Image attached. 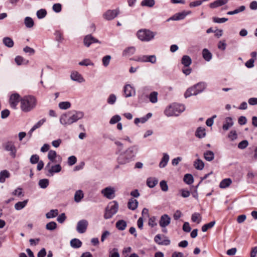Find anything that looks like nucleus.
<instances>
[{"instance_id": "nucleus-21", "label": "nucleus", "mask_w": 257, "mask_h": 257, "mask_svg": "<svg viewBox=\"0 0 257 257\" xmlns=\"http://www.w3.org/2000/svg\"><path fill=\"white\" fill-rule=\"evenodd\" d=\"M119 164H124L128 162V154L126 153L120 154L117 159Z\"/></svg>"}, {"instance_id": "nucleus-45", "label": "nucleus", "mask_w": 257, "mask_h": 257, "mask_svg": "<svg viewBox=\"0 0 257 257\" xmlns=\"http://www.w3.org/2000/svg\"><path fill=\"white\" fill-rule=\"evenodd\" d=\"M59 107L61 109H67L71 107V103L69 101H63L59 103Z\"/></svg>"}, {"instance_id": "nucleus-61", "label": "nucleus", "mask_w": 257, "mask_h": 257, "mask_svg": "<svg viewBox=\"0 0 257 257\" xmlns=\"http://www.w3.org/2000/svg\"><path fill=\"white\" fill-rule=\"evenodd\" d=\"M55 35L56 37V40L57 41L59 42H61L63 40V38L62 37V35L60 31H56L55 33Z\"/></svg>"}, {"instance_id": "nucleus-7", "label": "nucleus", "mask_w": 257, "mask_h": 257, "mask_svg": "<svg viewBox=\"0 0 257 257\" xmlns=\"http://www.w3.org/2000/svg\"><path fill=\"white\" fill-rule=\"evenodd\" d=\"M171 220V219L168 214H164L161 216L159 223L163 232H167L166 227L170 224Z\"/></svg>"}, {"instance_id": "nucleus-53", "label": "nucleus", "mask_w": 257, "mask_h": 257, "mask_svg": "<svg viewBox=\"0 0 257 257\" xmlns=\"http://www.w3.org/2000/svg\"><path fill=\"white\" fill-rule=\"evenodd\" d=\"M120 120L121 117L119 115H115L111 118L109 123L110 124H113L118 122Z\"/></svg>"}, {"instance_id": "nucleus-19", "label": "nucleus", "mask_w": 257, "mask_h": 257, "mask_svg": "<svg viewBox=\"0 0 257 257\" xmlns=\"http://www.w3.org/2000/svg\"><path fill=\"white\" fill-rule=\"evenodd\" d=\"M45 121H46V119L45 118H43V119H41L40 120H39L38 122H37V123H36L32 127V128L30 130V131L28 133V135L30 136V137H31L32 133L35 130H36V129L40 127Z\"/></svg>"}, {"instance_id": "nucleus-9", "label": "nucleus", "mask_w": 257, "mask_h": 257, "mask_svg": "<svg viewBox=\"0 0 257 257\" xmlns=\"http://www.w3.org/2000/svg\"><path fill=\"white\" fill-rule=\"evenodd\" d=\"M96 43L100 44L101 42L90 34L85 36L83 39V44L87 47H89L92 44Z\"/></svg>"}, {"instance_id": "nucleus-56", "label": "nucleus", "mask_w": 257, "mask_h": 257, "mask_svg": "<svg viewBox=\"0 0 257 257\" xmlns=\"http://www.w3.org/2000/svg\"><path fill=\"white\" fill-rule=\"evenodd\" d=\"M228 21L227 18H219L217 17L213 18V21L216 23H223Z\"/></svg>"}, {"instance_id": "nucleus-50", "label": "nucleus", "mask_w": 257, "mask_h": 257, "mask_svg": "<svg viewBox=\"0 0 257 257\" xmlns=\"http://www.w3.org/2000/svg\"><path fill=\"white\" fill-rule=\"evenodd\" d=\"M49 185V180L47 179H41L39 181V186L43 189H45Z\"/></svg>"}, {"instance_id": "nucleus-4", "label": "nucleus", "mask_w": 257, "mask_h": 257, "mask_svg": "<svg viewBox=\"0 0 257 257\" xmlns=\"http://www.w3.org/2000/svg\"><path fill=\"white\" fill-rule=\"evenodd\" d=\"M206 87V84L204 82H199L188 88L184 94L185 98L189 97L192 95H196L202 92Z\"/></svg>"}, {"instance_id": "nucleus-13", "label": "nucleus", "mask_w": 257, "mask_h": 257, "mask_svg": "<svg viewBox=\"0 0 257 257\" xmlns=\"http://www.w3.org/2000/svg\"><path fill=\"white\" fill-rule=\"evenodd\" d=\"M5 149L7 151L10 152V155L13 158H15L17 150L12 142H8L5 145Z\"/></svg>"}, {"instance_id": "nucleus-47", "label": "nucleus", "mask_w": 257, "mask_h": 257, "mask_svg": "<svg viewBox=\"0 0 257 257\" xmlns=\"http://www.w3.org/2000/svg\"><path fill=\"white\" fill-rule=\"evenodd\" d=\"M78 64L80 66H93L94 63L89 59H85L79 62Z\"/></svg>"}, {"instance_id": "nucleus-42", "label": "nucleus", "mask_w": 257, "mask_h": 257, "mask_svg": "<svg viewBox=\"0 0 257 257\" xmlns=\"http://www.w3.org/2000/svg\"><path fill=\"white\" fill-rule=\"evenodd\" d=\"M138 202L136 199L134 198L130 199V209L134 210L138 207Z\"/></svg>"}, {"instance_id": "nucleus-25", "label": "nucleus", "mask_w": 257, "mask_h": 257, "mask_svg": "<svg viewBox=\"0 0 257 257\" xmlns=\"http://www.w3.org/2000/svg\"><path fill=\"white\" fill-rule=\"evenodd\" d=\"M62 168L59 164L52 166L51 168L48 170L49 172L53 176L55 173H59L61 171Z\"/></svg>"}, {"instance_id": "nucleus-43", "label": "nucleus", "mask_w": 257, "mask_h": 257, "mask_svg": "<svg viewBox=\"0 0 257 257\" xmlns=\"http://www.w3.org/2000/svg\"><path fill=\"white\" fill-rule=\"evenodd\" d=\"M149 98L152 103H156L158 101V93L156 91L151 93Z\"/></svg>"}, {"instance_id": "nucleus-57", "label": "nucleus", "mask_w": 257, "mask_h": 257, "mask_svg": "<svg viewBox=\"0 0 257 257\" xmlns=\"http://www.w3.org/2000/svg\"><path fill=\"white\" fill-rule=\"evenodd\" d=\"M77 162V158L74 156H71L68 159V164L69 166H72Z\"/></svg>"}, {"instance_id": "nucleus-8", "label": "nucleus", "mask_w": 257, "mask_h": 257, "mask_svg": "<svg viewBox=\"0 0 257 257\" xmlns=\"http://www.w3.org/2000/svg\"><path fill=\"white\" fill-rule=\"evenodd\" d=\"M115 192L114 188L111 186L105 187L101 191V193L103 196L108 199H112L115 197Z\"/></svg>"}, {"instance_id": "nucleus-33", "label": "nucleus", "mask_w": 257, "mask_h": 257, "mask_svg": "<svg viewBox=\"0 0 257 257\" xmlns=\"http://www.w3.org/2000/svg\"><path fill=\"white\" fill-rule=\"evenodd\" d=\"M204 158L207 161H211L214 158V154L212 151H207L204 153Z\"/></svg>"}, {"instance_id": "nucleus-28", "label": "nucleus", "mask_w": 257, "mask_h": 257, "mask_svg": "<svg viewBox=\"0 0 257 257\" xmlns=\"http://www.w3.org/2000/svg\"><path fill=\"white\" fill-rule=\"evenodd\" d=\"M232 183V180L230 178H226L222 180L219 184V187L221 188H226L230 186Z\"/></svg>"}, {"instance_id": "nucleus-17", "label": "nucleus", "mask_w": 257, "mask_h": 257, "mask_svg": "<svg viewBox=\"0 0 257 257\" xmlns=\"http://www.w3.org/2000/svg\"><path fill=\"white\" fill-rule=\"evenodd\" d=\"M233 125V121L230 117H227L225 118L222 128L224 131H227Z\"/></svg>"}, {"instance_id": "nucleus-36", "label": "nucleus", "mask_w": 257, "mask_h": 257, "mask_svg": "<svg viewBox=\"0 0 257 257\" xmlns=\"http://www.w3.org/2000/svg\"><path fill=\"white\" fill-rule=\"evenodd\" d=\"M194 166L196 169L201 170L204 167V164L201 160L198 159L194 161Z\"/></svg>"}, {"instance_id": "nucleus-49", "label": "nucleus", "mask_w": 257, "mask_h": 257, "mask_svg": "<svg viewBox=\"0 0 257 257\" xmlns=\"http://www.w3.org/2000/svg\"><path fill=\"white\" fill-rule=\"evenodd\" d=\"M116 100V96L114 94H111L109 95L107 99V102L110 105H113L115 103Z\"/></svg>"}, {"instance_id": "nucleus-29", "label": "nucleus", "mask_w": 257, "mask_h": 257, "mask_svg": "<svg viewBox=\"0 0 257 257\" xmlns=\"http://www.w3.org/2000/svg\"><path fill=\"white\" fill-rule=\"evenodd\" d=\"M203 58L206 61H209L212 59V54L207 49H204L202 50Z\"/></svg>"}, {"instance_id": "nucleus-52", "label": "nucleus", "mask_w": 257, "mask_h": 257, "mask_svg": "<svg viewBox=\"0 0 257 257\" xmlns=\"http://www.w3.org/2000/svg\"><path fill=\"white\" fill-rule=\"evenodd\" d=\"M46 15L47 12L45 9H41L37 12V16L39 19L44 18Z\"/></svg>"}, {"instance_id": "nucleus-23", "label": "nucleus", "mask_w": 257, "mask_h": 257, "mask_svg": "<svg viewBox=\"0 0 257 257\" xmlns=\"http://www.w3.org/2000/svg\"><path fill=\"white\" fill-rule=\"evenodd\" d=\"M195 136L200 139L205 137L206 136L205 129L202 127H198L195 133Z\"/></svg>"}, {"instance_id": "nucleus-62", "label": "nucleus", "mask_w": 257, "mask_h": 257, "mask_svg": "<svg viewBox=\"0 0 257 257\" xmlns=\"http://www.w3.org/2000/svg\"><path fill=\"white\" fill-rule=\"evenodd\" d=\"M156 218L155 216L151 217L149 220V225L153 227L157 225V223L156 222Z\"/></svg>"}, {"instance_id": "nucleus-44", "label": "nucleus", "mask_w": 257, "mask_h": 257, "mask_svg": "<svg viewBox=\"0 0 257 257\" xmlns=\"http://www.w3.org/2000/svg\"><path fill=\"white\" fill-rule=\"evenodd\" d=\"M184 181L187 184H191L194 181L193 177L191 174H186L184 177Z\"/></svg>"}, {"instance_id": "nucleus-39", "label": "nucleus", "mask_w": 257, "mask_h": 257, "mask_svg": "<svg viewBox=\"0 0 257 257\" xmlns=\"http://www.w3.org/2000/svg\"><path fill=\"white\" fill-rule=\"evenodd\" d=\"M202 219L201 214L199 213H194L191 216V220L193 222L200 223Z\"/></svg>"}, {"instance_id": "nucleus-20", "label": "nucleus", "mask_w": 257, "mask_h": 257, "mask_svg": "<svg viewBox=\"0 0 257 257\" xmlns=\"http://www.w3.org/2000/svg\"><path fill=\"white\" fill-rule=\"evenodd\" d=\"M152 114L151 113H148L145 116L141 118H136L135 119V123L138 125L139 123L141 122L144 123L146 122L151 116Z\"/></svg>"}, {"instance_id": "nucleus-27", "label": "nucleus", "mask_w": 257, "mask_h": 257, "mask_svg": "<svg viewBox=\"0 0 257 257\" xmlns=\"http://www.w3.org/2000/svg\"><path fill=\"white\" fill-rule=\"evenodd\" d=\"M84 197V194L83 193V191L81 190H78L76 191L74 194V201L78 203L81 201V199Z\"/></svg>"}, {"instance_id": "nucleus-6", "label": "nucleus", "mask_w": 257, "mask_h": 257, "mask_svg": "<svg viewBox=\"0 0 257 257\" xmlns=\"http://www.w3.org/2000/svg\"><path fill=\"white\" fill-rule=\"evenodd\" d=\"M155 35L154 32L147 29L140 30L137 33L138 38L142 41H150L154 38Z\"/></svg>"}, {"instance_id": "nucleus-14", "label": "nucleus", "mask_w": 257, "mask_h": 257, "mask_svg": "<svg viewBox=\"0 0 257 257\" xmlns=\"http://www.w3.org/2000/svg\"><path fill=\"white\" fill-rule=\"evenodd\" d=\"M118 9L107 11L104 14L103 17L107 20H111L115 18L119 14Z\"/></svg>"}, {"instance_id": "nucleus-16", "label": "nucleus", "mask_w": 257, "mask_h": 257, "mask_svg": "<svg viewBox=\"0 0 257 257\" xmlns=\"http://www.w3.org/2000/svg\"><path fill=\"white\" fill-rule=\"evenodd\" d=\"M229 0H216L209 4V7L211 9H215L217 7L223 6L228 3Z\"/></svg>"}, {"instance_id": "nucleus-3", "label": "nucleus", "mask_w": 257, "mask_h": 257, "mask_svg": "<svg viewBox=\"0 0 257 257\" xmlns=\"http://www.w3.org/2000/svg\"><path fill=\"white\" fill-rule=\"evenodd\" d=\"M185 110V106L183 104L173 103L166 108L165 114L168 116H178Z\"/></svg>"}, {"instance_id": "nucleus-64", "label": "nucleus", "mask_w": 257, "mask_h": 257, "mask_svg": "<svg viewBox=\"0 0 257 257\" xmlns=\"http://www.w3.org/2000/svg\"><path fill=\"white\" fill-rule=\"evenodd\" d=\"M183 230L184 231L189 232L191 231V228L190 226L189 223L188 222H184L183 225Z\"/></svg>"}, {"instance_id": "nucleus-15", "label": "nucleus", "mask_w": 257, "mask_h": 257, "mask_svg": "<svg viewBox=\"0 0 257 257\" xmlns=\"http://www.w3.org/2000/svg\"><path fill=\"white\" fill-rule=\"evenodd\" d=\"M70 77L72 80L79 83L84 81V79L83 77L77 71L72 72L71 74Z\"/></svg>"}, {"instance_id": "nucleus-34", "label": "nucleus", "mask_w": 257, "mask_h": 257, "mask_svg": "<svg viewBox=\"0 0 257 257\" xmlns=\"http://www.w3.org/2000/svg\"><path fill=\"white\" fill-rule=\"evenodd\" d=\"M57 153L55 151L50 150L49 151L48 154V158L51 161L52 163H56L57 161L56 158L57 157Z\"/></svg>"}, {"instance_id": "nucleus-60", "label": "nucleus", "mask_w": 257, "mask_h": 257, "mask_svg": "<svg viewBox=\"0 0 257 257\" xmlns=\"http://www.w3.org/2000/svg\"><path fill=\"white\" fill-rule=\"evenodd\" d=\"M109 257H119L118 250L116 248H113L109 251Z\"/></svg>"}, {"instance_id": "nucleus-26", "label": "nucleus", "mask_w": 257, "mask_h": 257, "mask_svg": "<svg viewBox=\"0 0 257 257\" xmlns=\"http://www.w3.org/2000/svg\"><path fill=\"white\" fill-rule=\"evenodd\" d=\"M82 242L79 239L73 238L70 241V245L74 248H78L81 246Z\"/></svg>"}, {"instance_id": "nucleus-54", "label": "nucleus", "mask_w": 257, "mask_h": 257, "mask_svg": "<svg viewBox=\"0 0 257 257\" xmlns=\"http://www.w3.org/2000/svg\"><path fill=\"white\" fill-rule=\"evenodd\" d=\"M111 56L110 55H106L102 58V64L104 66L107 67L110 62Z\"/></svg>"}, {"instance_id": "nucleus-58", "label": "nucleus", "mask_w": 257, "mask_h": 257, "mask_svg": "<svg viewBox=\"0 0 257 257\" xmlns=\"http://www.w3.org/2000/svg\"><path fill=\"white\" fill-rule=\"evenodd\" d=\"M248 145V141L246 140H243L238 144V148L240 149H244L246 148Z\"/></svg>"}, {"instance_id": "nucleus-5", "label": "nucleus", "mask_w": 257, "mask_h": 257, "mask_svg": "<svg viewBox=\"0 0 257 257\" xmlns=\"http://www.w3.org/2000/svg\"><path fill=\"white\" fill-rule=\"evenodd\" d=\"M118 204L116 201L110 202L105 209L104 218L105 219L111 218L118 211Z\"/></svg>"}, {"instance_id": "nucleus-10", "label": "nucleus", "mask_w": 257, "mask_h": 257, "mask_svg": "<svg viewBox=\"0 0 257 257\" xmlns=\"http://www.w3.org/2000/svg\"><path fill=\"white\" fill-rule=\"evenodd\" d=\"M191 12L189 11H183L181 13H176L172 17L169 18L167 21L169 22L171 20L172 21H179L184 19L187 15L190 14Z\"/></svg>"}, {"instance_id": "nucleus-31", "label": "nucleus", "mask_w": 257, "mask_h": 257, "mask_svg": "<svg viewBox=\"0 0 257 257\" xmlns=\"http://www.w3.org/2000/svg\"><path fill=\"white\" fill-rule=\"evenodd\" d=\"M28 202V200H25L23 201H19L15 204V208L17 210H20L24 208L26 205L27 204V203Z\"/></svg>"}, {"instance_id": "nucleus-51", "label": "nucleus", "mask_w": 257, "mask_h": 257, "mask_svg": "<svg viewBox=\"0 0 257 257\" xmlns=\"http://www.w3.org/2000/svg\"><path fill=\"white\" fill-rule=\"evenodd\" d=\"M57 227V223L54 221H51L47 223L46 225V228L49 230H53Z\"/></svg>"}, {"instance_id": "nucleus-32", "label": "nucleus", "mask_w": 257, "mask_h": 257, "mask_svg": "<svg viewBox=\"0 0 257 257\" xmlns=\"http://www.w3.org/2000/svg\"><path fill=\"white\" fill-rule=\"evenodd\" d=\"M158 180L155 178L150 177L147 180V184L150 188L154 187L158 183Z\"/></svg>"}, {"instance_id": "nucleus-40", "label": "nucleus", "mask_w": 257, "mask_h": 257, "mask_svg": "<svg viewBox=\"0 0 257 257\" xmlns=\"http://www.w3.org/2000/svg\"><path fill=\"white\" fill-rule=\"evenodd\" d=\"M24 23L27 28H31L34 26V23L33 19L29 17L25 18L24 20Z\"/></svg>"}, {"instance_id": "nucleus-18", "label": "nucleus", "mask_w": 257, "mask_h": 257, "mask_svg": "<svg viewBox=\"0 0 257 257\" xmlns=\"http://www.w3.org/2000/svg\"><path fill=\"white\" fill-rule=\"evenodd\" d=\"M169 156L167 153H164L163 156L159 163V167L161 168L165 167L169 160Z\"/></svg>"}, {"instance_id": "nucleus-2", "label": "nucleus", "mask_w": 257, "mask_h": 257, "mask_svg": "<svg viewBox=\"0 0 257 257\" xmlns=\"http://www.w3.org/2000/svg\"><path fill=\"white\" fill-rule=\"evenodd\" d=\"M36 98L31 95L25 96L21 99V108L24 112H29L36 105Z\"/></svg>"}, {"instance_id": "nucleus-22", "label": "nucleus", "mask_w": 257, "mask_h": 257, "mask_svg": "<svg viewBox=\"0 0 257 257\" xmlns=\"http://www.w3.org/2000/svg\"><path fill=\"white\" fill-rule=\"evenodd\" d=\"M181 63L185 67H189L192 63V59L189 56L184 55L181 59Z\"/></svg>"}, {"instance_id": "nucleus-41", "label": "nucleus", "mask_w": 257, "mask_h": 257, "mask_svg": "<svg viewBox=\"0 0 257 257\" xmlns=\"http://www.w3.org/2000/svg\"><path fill=\"white\" fill-rule=\"evenodd\" d=\"M58 214V210L57 209H52L46 213V216L47 218H52L55 217Z\"/></svg>"}, {"instance_id": "nucleus-11", "label": "nucleus", "mask_w": 257, "mask_h": 257, "mask_svg": "<svg viewBox=\"0 0 257 257\" xmlns=\"http://www.w3.org/2000/svg\"><path fill=\"white\" fill-rule=\"evenodd\" d=\"M88 223L85 219L79 221L77 224L76 230L80 233H84L87 229Z\"/></svg>"}, {"instance_id": "nucleus-63", "label": "nucleus", "mask_w": 257, "mask_h": 257, "mask_svg": "<svg viewBox=\"0 0 257 257\" xmlns=\"http://www.w3.org/2000/svg\"><path fill=\"white\" fill-rule=\"evenodd\" d=\"M161 189L163 191H167L168 189V185L165 181H161L160 183Z\"/></svg>"}, {"instance_id": "nucleus-37", "label": "nucleus", "mask_w": 257, "mask_h": 257, "mask_svg": "<svg viewBox=\"0 0 257 257\" xmlns=\"http://www.w3.org/2000/svg\"><path fill=\"white\" fill-rule=\"evenodd\" d=\"M142 61L149 62L155 63L156 62V58L155 55L144 56L142 58Z\"/></svg>"}, {"instance_id": "nucleus-1", "label": "nucleus", "mask_w": 257, "mask_h": 257, "mask_svg": "<svg viewBox=\"0 0 257 257\" xmlns=\"http://www.w3.org/2000/svg\"><path fill=\"white\" fill-rule=\"evenodd\" d=\"M74 113L68 116V114H62L60 118V123L64 125H70L84 116V113L80 111H74Z\"/></svg>"}, {"instance_id": "nucleus-59", "label": "nucleus", "mask_w": 257, "mask_h": 257, "mask_svg": "<svg viewBox=\"0 0 257 257\" xmlns=\"http://www.w3.org/2000/svg\"><path fill=\"white\" fill-rule=\"evenodd\" d=\"M62 10V6L60 4H55L53 6V10L56 13H59Z\"/></svg>"}, {"instance_id": "nucleus-35", "label": "nucleus", "mask_w": 257, "mask_h": 257, "mask_svg": "<svg viewBox=\"0 0 257 257\" xmlns=\"http://www.w3.org/2000/svg\"><path fill=\"white\" fill-rule=\"evenodd\" d=\"M115 225L116 227L118 229L120 230H123L126 228L127 223L125 221L123 220H119L116 222Z\"/></svg>"}, {"instance_id": "nucleus-48", "label": "nucleus", "mask_w": 257, "mask_h": 257, "mask_svg": "<svg viewBox=\"0 0 257 257\" xmlns=\"http://www.w3.org/2000/svg\"><path fill=\"white\" fill-rule=\"evenodd\" d=\"M215 224V221H212L208 223L205 224L202 227V231L203 232L206 231L208 229L212 228Z\"/></svg>"}, {"instance_id": "nucleus-30", "label": "nucleus", "mask_w": 257, "mask_h": 257, "mask_svg": "<svg viewBox=\"0 0 257 257\" xmlns=\"http://www.w3.org/2000/svg\"><path fill=\"white\" fill-rule=\"evenodd\" d=\"M15 62L18 65H27L29 63V60L25 59L21 56H18L15 58Z\"/></svg>"}, {"instance_id": "nucleus-55", "label": "nucleus", "mask_w": 257, "mask_h": 257, "mask_svg": "<svg viewBox=\"0 0 257 257\" xmlns=\"http://www.w3.org/2000/svg\"><path fill=\"white\" fill-rule=\"evenodd\" d=\"M30 161L31 164H35L39 162V157L37 155H33L31 158Z\"/></svg>"}, {"instance_id": "nucleus-12", "label": "nucleus", "mask_w": 257, "mask_h": 257, "mask_svg": "<svg viewBox=\"0 0 257 257\" xmlns=\"http://www.w3.org/2000/svg\"><path fill=\"white\" fill-rule=\"evenodd\" d=\"M21 101L20 100V96L18 93H14L11 95L10 98V104L11 107L15 109L17 107V106L18 103Z\"/></svg>"}, {"instance_id": "nucleus-46", "label": "nucleus", "mask_w": 257, "mask_h": 257, "mask_svg": "<svg viewBox=\"0 0 257 257\" xmlns=\"http://www.w3.org/2000/svg\"><path fill=\"white\" fill-rule=\"evenodd\" d=\"M155 3L154 0H143L141 3V5L142 6L152 7L154 6Z\"/></svg>"}, {"instance_id": "nucleus-38", "label": "nucleus", "mask_w": 257, "mask_h": 257, "mask_svg": "<svg viewBox=\"0 0 257 257\" xmlns=\"http://www.w3.org/2000/svg\"><path fill=\"white\" fill-rule=\"evenodd\" d=\"M3 43L4 45L9 47L12 48L14 46V41L10 37H5L3 40Z\"/></svg>"}, {"instance_id": "nucleus-24", "label": "nucleus", "mask_w": 257, "mask_h": 257, "mask_svg": "<svg viewBox=\"0 0 257 257\" xmlns=\"http://www.w3.org/2000/svg\"><path fill=\"white\" fill-rule=\"evenodd\" d=\"M10 176V174L7 170H3L0 172V183H4L6 178H8Z\"/></svg>"}]
</instances>
